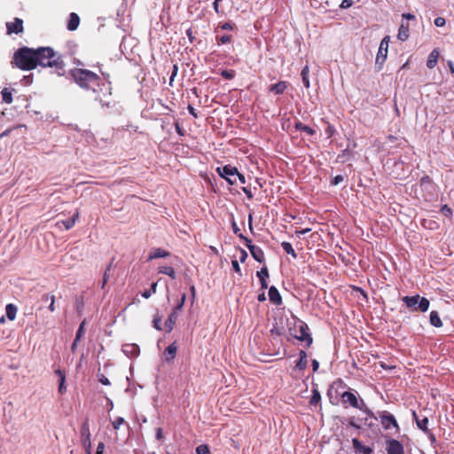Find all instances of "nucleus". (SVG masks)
I'll use <instances>...</instances> for the list:
<instances>
[{
	"label": "nucleus",
	"instance_id": "56",
	"mask_svg": "<svg viewBox=\"0 0 454 454\" xmlns=\"http://www.w3.org/2000/svg\"><path fill=\"white\" fill-rule=\"evenodd\" d=\"M231 226H232V231H233V232H234L236 235H238V236H239V234H242V233L240 232V229H239V227L238 226V224H237L234 221L232 222Z\"/></svg>",
	"mask_w": 454,
	"mask_h": 454
},
{
	"label": "nucleus",
	"instance_id": "15",
	"mask_svg": "<svg viewBox=\"0 0 454 454\" xmlns=\"http://www.w3.org/2000/svg\"><path fill=\"white\" fill-rule=\"evenodd\" d=\"M55 374L59 377V393L63 395L67 391L66 382V372L65 371L58 368L54 371Z\"/></svg>",
	"mask_w": 454,
	"mask_h": 454
},
{
	"label": "nucleus",
	"instance_id": "53",
	"mask_svg": "<svg viewBox=\"0 0 454 454\" xmlns=\"http://www.w3.org/2000/svg\"><path fill=\"white\" fill-rule=\"evenodd\" d=\"M186 35L188 36L189 41H190L191 43H192V42L195 40V36H194V35H193V31H192V27H190V28H188V29L186 30Z\"/></svg>",
	"mask_w": 454,
	"mask_h": 454
},
{
	"label": "nucleus",
	"instance_id": "29",
	"mask_svg": "<svg viewBox=\"0 0 454 454\" xmlns=\"http://www.w3.org/2000/svg\"><path fill=\"white\" fill-rule=\"evenodd\" d=\"M281 247H282L283 250H284L286 254H290L294 259L297 258V254H296V252L294 251V249L293 248V247H292V244H291V243H289V242H287V241H283V242L281 243Z\"/></svg>",
	"mask_w": 454,
	"mask_h": 454
},
{
	"label": "nucleus",
	"instance_id": "2",
	"mask_svg": "<svg viewBox=\"0 0 454 454\" xmlns=\"http://www.w3.org/2000/svg\"><path fill=\"white\" fill-rule=\"evenodd\" d=\"M37 67H51L55 71L64 69L62 56L51 47H39L35 49Z\"/></svg>",
	"mask_w": 454,
	"mask_h": 454
},
{
	"label": "nucleus",
	"instance_id": "50",
	"mask_svg": "<svg viewBox=\"0 0 454 454\" xmlns=\"http://www.w3.org/2000/svg\"><path fill=\"white\" fill-rule=\"evenodd\" d=\"M231 266L235 272L239 273V275L241 274V270L237 260H233L231 262Z\"/></svg>",
	"mask_w": 454,
	"mask_h": 454
},
{
	"label": "nucleus",
	"instance_id": "1",
	"mask_svg": "<svg viewBox=\"0 0 454 454\" xmlns=\"http://www.w3.org/2000/svg\"><path fill=\"white\" fill-rule=\"evenodd\" d=\"M12 67H17L23 71H31L37 67L35 49L23 46L19 48L13 53L11 61Z\"/></svg>",
	"mask_w": 454,
	"mask_h": 454
},
{
	"label": "nucleus",
	"instance_id": "49",
	"mask_svg": "<svg viewBox=\"0 0 454 454\" xmlns=\"http://www.w3.org/2000/svg\"><path fill=\"white\" fill-rule=\"evenodd\" d=\"M175 129H176V133H177L179 136H181V137L184 136V129L180 126V124H179V122H178V121H176V122H175Z\"/></svg>",
	"mask_w": 454,
	"mask_h": 454
},
{
	"label": "nucleus",
	"instance_id": "34",
	"mask_svg": "<svg viewBox=\"0 0 454 454\" xmlns=\"http://www.w3.org/2000/svg\"><path fill=\"white\" fill-rule=\"evenodd\" d=\"M321 401V395L319 393V391L317 389H314L312 391V396L309 400V403L311 405H317L320 403Z\"/></svg>",
	"mask_w": 454,
	"mask_h": 454
},
{
	"label": "nucleus",
	"instance_id": "43",
	"mask_svg": "<svg viewBox=\"0 0 454 454\" xmlns=\"http://www.w3.org/2000/svg\"><path fill=\"white\" fill-rule=\"evenodd\" d=\"M84 326H85V320H83L79 325V328H78V330L76 332V335H75L76 340H79L81 339V337L82 336V334L84 333Z\"/></svg>",
	"mask_w": 454,
	"mask_h": 454
},
{
	"label": "nucleus",
	"instance_id": "44",
	"mask_svg": "<svg viewBox=\"0 0 454 454\" xmlns=\"http://www.w3.org/2000/svg\"><path fill=\"white\" fill-rule=\"evenodd\" d=\"M441 212L447 217H450L452 215V210L448 205H443L441 208Z\"/></svg>",
	"mask_w": 454,
	"mask_h": 454
},
{
	"label": "nucleus",
	"instance_id": "5",
	"mask_svg": "<svg viewBox=\"0 0 454 454\" xmlns=\"http://www.w3.org/2000/svg\"><path fill=\"white\" fill-rule=\"evenodd\" d=\"M402 301L405 303L411 311L426 312L429 309V301L425 297H420L419 294L413 296H404Z\"/></svg>",
	"mask_w": 454,
	"mask_h": 454
},
{
	"label": "nucleus",
	"instance_id": "18",
	"mask_svg": "<svg viewBox=\"0 0 454 454\" xmlns=\"http://www.w3.org/2000/svg\"><path fill=\"white\" fill-rule=\"evenodd\" d=\"M287 82L280 81L278 83L272 84L270 86L269 90L277 95H281L287 89Z\"/></svg>",
	"mask_w": 454,
	"mask_h": 454
},
{
	"label": "nucleus",
	"instance_id": "36",
	"mask_svg": "<svg viewBox=\"0 0 454 454\" xmlns=\"http://www.w3.org/2000/svg\"><path fill=\"white\" fill-rule=\"evenodd\" d=\"M156 288H157V282L152 283L150 289L144 291L142 293V296L145 299L150 298L153 294L156 293Z\"/></svg>",
	"mask_w": 454,
	"mask_h": 454
},
{
	"label": "nucleus",
	"instance_id": "38",
	"mask_svg": "<svg viewBox=\"0 0 454 454\" xmlns=\"http://www.w3.org/2000/svg\"><path fill=\"white\" fill-rule=\"evenodd\" d=\"M185 300H186V294H183L182 296H181V299L180 301H178V303L176 304V306L173 309L174 311L176 312H179L182 310L184 305V302H185Z\"/></svg>",
	"mask_w": 454,
	"mask_h": 454
},
{
	"label": "nucleus",
	"instance_id": "4",
	"mask_svg": "<svg viewBox=\"0 0 454 454\" xmlns=\"http://www.w3.org/2000/svg\"><path fill=\"white\" fill-rule=\"evenodd\" d=\"M288 332L290 336L293 338L305 342L307 348H309L313 342V339L310 333H309L308 325L301 320H295L294 322V325L289 326Z\"/></svg>",
	"mask_w": 454,
	"mask_h": 454
},
{
	"label": "nucleus",
	"instance_id": "45",
	"mask_svg": "<svg viewBox=\"0 0 454 454\" xmlns=\"http://www.w3.org/2000/svg\"><path fill=\"white\" fill-rule=\"evenodd\" d=\"M218 43L225 44L229 43L231 41V36L229 35H223L220 37H217Z\"/></svg>",
	"mask_w": 454,
	"mask_h": 454
},
{
	"label": "nucleus",
	"instance_id": "27",
	"mask_svg": "<svg viewBox=\"0 0 454 454\" xmlns=\"http://www.w3.org/2000/svg\"><path fill=\"white\" fill-rule=\"evenodd\" d=\"M170 255V253L167 250L161 248H156L153 252L149 255V259H156V258H165Z\"/></svg>",
	"mask_w": 454,
	"mask_h": 454
},
{
	"label": "nucleus",
	"instance_id": "64",
	"mask_svg": "<svg viewBox=\"0 0 454 454\" xmlns=\"http://www.w3.org/2000/svg\"><path fill=\"white\" fill-rule=\"evenodd\" d=\"M360 451H362L364 454H371L372 450L370 447L364 446Z\"/></svg>",
	"mask_w": 454,
	"mask_h": 454
},
{
	"label": "nucleus",
	"instance_id": "60",
	"mask_svg": "<svg viewBox=\"0 0 454 454\" xmlns=\"http://www.w3.org/2000/svg\"><path fill=\"white\" fill-rule=\"evenodd\" d=\"M239 179V181L241 183V184H246V178H245V176L240 174L239 171H238V176H236V180Z\"/></svg>",
	"mask_w": 454,
	"mask_h": 454
},
{
	"label": "nucleus",
	"instance_id": "28",
	"mask_svg": "<svg viewBox=\"0 0 454 454\" xmlns=\"http://www.w3.org/2000/svg\"><path fill=\"white\" fill-rule=\"evenodd\" d=\"M430 324L434 327H441L442 325V322L437 311L434 310L430 312Z\"/></svg>",
	"mask_w": 454,
	"mask_h": 454
},
{
	"label": "nucleus",
	"instance_id": "39",
	"mask_svg": "<svg viewBox=\"0 0 454 454\" xmlns=\"http://www.w3.org/2000/svg\"><path fill=\"white\" fill-rule=\"evenodd\" d=\"M221 75L224 78V79H227V80H231L234 78L235 76V71L234 70H227V69H224V70H222L221 72Z\"/></svg>",
	"mask_w": 454,
	"mask_h": 454
},
{
	"label": "nucleus",
	"instance_id": "63",
	"mask_svg": "<svg viewBox=\"0 0 454 454\" xmlns=\"http://www.w3.org/2000/svg\"><path fill=\"white\" fill-rule=\"evenodd\" d=\"M156 437L159 440L163 438V433H162V429L160 427H158L156 430Z\"/></svg>",
	"mask_w": 454,
	"mask_h": 454
},
{
	"label": "nucleus",
	"instance_id": "51",
	"mask_svg": "<svg viewBox=\"0 0 454 454\" xmlns=\"http://www.w3.org/2000/svg\"><path fill=\"white\" fill-rule=\"evenodd\" d=\"M353 4L352 0H343L340 5L341 9H347L349 8Z\"/></svg>",
	"mask_w": 454,
	"mask_h": 454
},
{
	"label": "nucleus",
	"instance_id": "13",
	"mask_svg": "<svg viewBox=\"0 0 454 454\" xmlns=\"http://www.w3.org/2000/svg\"><path fill=\"white\" fill-rule=\"evenodd\" d=\"M7 34H20L23 31V20L15 18L12 22L6 23Z\"/></svg>",
	"mask_w": 454,
	"mask_h": 454
},
{
	"label": "nucleus",
	"instance_id": "58",
	"mask_svg": "<svg viewBox=\"0 0 454 454\" xmlns=\"http://www.w3.org/2000/svg\"><path fill=\"white\" fill-rule=\"evenodd\" d=\"M242 191L244 192V193L246 194V196L247 197V199H252L253 198V193L251 192L250 189L247 188V187H243L242 188Z\"/></svg>",
	"mask_w": 454,
	"mask_h": 454
},
{
	"label": "nucleus",
	"instance_id": "16",
	"mask_svg": "<svg viewBox=\"0 0 454 454\" xmlns=\"http://www.w3.org/2000/svg\"><path fill=\"white\" fill-rule=\"evenodd\" d=\"M256 276L259 278L261 289H267L268 282L266 281V278H269V270L267 267H262L259 271H257Z\"/></svg>",
	"mask_w": 454,
	"mask_h": 454
},
{
	"label": "nucleus",
	"instance_id": "22",
	"mask_svg": "<svg viewBox=\"0 0 454 454\" xmlns=\"http://www.w3.org/2000/svg\"><path fill=\"white\" fill-rule=\"evenodd\" d=\"M178 313L172 310V312L169 314L168 319L165 322V327L167 329L168 333H170L177 321Z\"/></svg>",
	"mask_w": 454,
	"mask_h": 454
},
{
	"label": "nucleus",
	"instance_id": "23",
	"mask_svg": "<svg viewBox=\"0 0 454 454\" xmlns=\"http://www.w3.org/2000/svg\"><path fill=\"white\" fill-rule=\"evenodd\" d=\"M438 58H439V51L437 49H434L428 56V59L427 61V67L430 69L434 68L437 64Z\"/></svg>",
	"mask_w": 454,
	"mask_h": 454
},
{
	"label": "nucleus",
	"instance_id": "8",
	"mask_svg": "<svg viewBox=\"0 0 454 454\" xmlns=\"http://www.w3.org/2000/svg\"><path fill=\"white\" fill-rule=\"evenodd\" d=\"M239 238L245 241V245L249 249L251 255L255 261H257L258 262H264V253L261 247L253 245L251 239L245 237L243 234H239Z\"/></svg>",
	"mask_w": 454,
	"mask_h": 454
},
{
	"label": "nucleus",
	"instance_id": "3",
	"mask_svg": "<svg viewBox=\"0 0 454 454\" xmlns=\"http://www.w3.org/2000/svg\"><path fill=\"white\" fill-rule=\"evenodd\" d=\"M74 81L82 89L90 90L92 85H98L99 76L88 69L74 68L70 70Z\"/></svg>",
	"mask_w": 454,
	"mask_h": 454
},
{
	"label": "nucleus",
	"instance_id": "31",
	"mask_svg": "<svg viewBox=\"0 0 454 454\" xmlns=\"http://www.w3.org/2000/svg\"><path fill=\"white\" fill-rule=\"evenodd\" d=\"M2 98H3V101L6 104H12V101H13V98H12V91L7 89V88H4L2 92Z\"/></svg>",
	"mask_w": 454,
	"mask_h": 454
},
{
	"label": "nucleus",
	"instance_id": "35",
	"mask_svg": "<svg viewBox=\"0 0 454 454\" xmlns=\"http://www.w3.org/2000/svg\"><path fill=\"white\" fill-rule=\"evenodd\" d=\"M6 315H7V317L10 319V320H13L15 318V316H16V307L13 305V304H8L6 306Z\"/></svg>",
	"mask_w": 454,
	"mask_h": 454
},
{
	"label": "nucleus",
	"instance_id": "32",
	"mask_svg": "<svg viewBox=\"0 0 454 454\" xmlns=\"http://www.w3.org/2000/svg\"><path fill=\"white\" fill-rule=\"evenodd\" d=\"M43 301H47L48 300H51V303L48 307L49 310L51 312H54L56 310L55 308V296L53 294H45L43 295Z\"/></svg>",
	"mask_w": 454,
	"mask_h": 454
},
{
	"label": "nucleus",
	"instance_id": "30",
	"mask_svg": "<svg viewBox=\"0 0 454 454\" xmlns=\"http://www.w3.org/2000/svg\"><path fill=\"white\" fill-rule=\"evenodd\" d=\"M159 273H162L168 275L172 279L176 278V271L173 267L170 266H163L159 268Z\"/></svg>",
	"mask_w": 454,
	"mask_h": 454
},
{
	"label": "nucleus",
	"instance_id": "37",
	"mask_svg": "<svg viewBox=\"0 0 454 454\" xmlns=\"http://www.w3.org/2000/svg\"><path fill=\"white\" fill-rule=\"evenodd\" d=\"M112 265H113V261L109 263V265L106 267V270L104 272L103 280H102V286H101L102 288L105 287L106 284L108 281L109 274H110V271H111V269H112Z\"/></svg>",
	"mask_w": 454,
	"mask_h": 454
},
{
	"label": "nucleus",
	"instance_id": "61",
	"mask_svg": "<svg viewBox=\"0 0 454 454\" xmlns=\"http://www.w3.org/2000/svg\"><path fill=\"white\" fill-rule=\"evenodd\" d=\"M311 230L309 228H306V229H303V230H301V231H296L295 234L299 237L300 235L306 234V233L309 232Z\"/></svg>",
	"mask_w": 454,
	"mask_h": 454
},
{
	"label": "nucleus",
	"instance_id": "57",
	"mask_svg": "<svg viewBox=\"0 0 454 454\" xmlns=\"http://www.w3.org/2000/svg\"><path fill=\"white\" fill-rule=\"evenodd\" d=\"M239 250H240L239 260L241 262H244L246 261V259L247 258V253L242 248H240Z\"/></svg>",
	"mask_w": 454,
	"mask_h": 454
},
{
	"label": "nucleus",
	"instance_id": "40",
	"mask_svg": "<svg viewBox=\"0 0 454 454\" xmlns=\"http://www.w3.org/2000/svg\"><path fill=\"white\" fill-rule=\"evenodd\" d=\"M153 327L158 330L161 331V317L159 315H155L153 320Z\"/></svg>",
	"mask_w": 454,
	"mask_h": 454
},
{
	"label": "nucleus",
	"instance_id": "46",
	"mask_svg": "<svg viewBox=\"0 0 454 454\" xmlns=\"http://www.w3.org/2000/svg\"><path fill=\"white\" fill-rule=\"evenodd\" d=\"M335 133V128L332 124H328L327 128L325 129V134L330 138L332 137Z\"/></svg>",
	"mask_w": 454,
	"mask_h": 454
},
{
	"label": "nucleus",
	"instance_id": "54",
	"mask_svg": "<svg viewBox=\"0 0 454 454\" xmlns=\"http://www.w3.org/2000/svg\"><path fill=\"white\" fill-rule=\"evenodd\" d=\"M99 380V382H100V383H102L103 385H106V386L110 385V381H109V380H108V379H107L104 374L100 375V377H99V380Z\"/></svg>",
	"mask_w": 454,
	"mask_h": 454
},
{
	"label": "nucleus",
	"instance_id": "9",
	"mask_svg": "<svg viewBox=\"0 0 454 454\" xmlns=\"http://www.w3.org/2000/svg\"><path fill=\"white\" fill-rule=\"evenodd\" d=\"M379 417L380 419V423H381L382 427H384V429L387 430L392 426L393 427L395 428L396 432L400 431V427H399L395 418L392 414L384 411L379 412Z\"/></svg>",
	"mask_w": 454,
	"mask_h": 454
},
{
	"label": "nucleus",
	"instance_id": "14",
	"mask_svg": "<svg viewBox=\"0 0 454 454\" xmlns=\"http://www.w3.org/2000/svg\"><path fill=\"white\" fill-rule=\"evenodd\" d=\"M268 294H269V300L270 301L271 303H273L276 306H279L282 304V297L276 286H271L269 288Z\"/></svg>",
	"mask_w": 454,
	"mask_h": 454
},
{
	"label": "nucleus",
	"instance_id": "11",
	"mask_svg": "<svg viewBox=\"0 0 454 454\" xmlns=\"http://www.w3.org/2000/svg\"><path fill=\"white\" fill-rule=\"evenodd\" d=\"M388 39L389 37L388 36H386L383 38V40L381 41L380 44V47H379V51H378V53H377V56H376V65H379L380 66V69H381L384 62L386 61L387 59V48H388Z\"/></svg>",
	"mask_w": 454,
	"mask_h": 454
},
{
	"label": "nucleus",
	"instance_id": "62",
	"mask_svg": "<svg viewBox=\"0 0 454 454\" xmlns=\"http://www.w3.org/2000/svg\"><path fill=\"white\" fill-rule=\"evenodd\" d=\"M312 368L314 372H317L319 368V363L317 360L314 359L312 360Z\"/></svg>",
	"mask_w": 454,
	"mask_h": 454
},
{
	"label": "nucleus",
	"instance_id": "19",
	"mask_svg": "<svg viewBox=\"0 0 454 454\" xmlns=\"http://www.w3.org/2000/svg\"><path fill=\"white\" fill-rule=\"evenodd\" d=\"M176 352H177L176 344V342H173L170 345H168L164 351L165 360L167 362L172 361L175 358Z\"/></svg>",
	"mask_w": 454,
	"mask_h": 454
},
{
	"label": "nucleus",
	"instance_id": "48",
	"mask_svg": "<svg viewBox=\"0 0 454 454\" xmlns=\"http://www.w3.org/2000/svg\"><path fill=\"white\" fill-rule=\"evenodd\" d=\"M446 23V20L442 17H437L434 19V25L436 27H443Z\"/></svg>",
	"mask_w": 454,
	"mask_h": 454
},
{
	"label": "nucleus",
	"instance_id": "6",
	"mask_svg": "<svg viewBox=\"0 0 454 454\" xmlns=\"http://www.w3.org/2000/svg\"><path fill=\"white\" fill-rule=\"evenodd\" d=\"M341 399L344 403H348L353 408L359 409L370 417H373V412L367 407L363 399L359 401L354 393L345 391L341 394Z\"/></svg>",
	"mask_w": 454,
	"mask_h": 454
},
{
	"label": "nucleus",
	"instance_id": "7",
	"mask_svg": "<svg viewBox=\"0 0 454 454\" xmlns=\"http://www.w3.org/2000/svg\"><path fill=\"white\" fill-rule=\"evenodd\" d=\"M216 171L219 176L224 178L230 184H236V176H238V168L236 167L225 165L223 167H218Z\"/></svg>",
	"mask_w": 454,
	"mask_h": 454
},
{
	"label": "nucleus",
	"instance_id": "52",
	"mask_svg": "<svg viewBox=\"0 0 454 454\" xmlns=\"http://www.w3.org/2000/svg\"><path fill=\"white\" fill-rule=\"evenodd\" d=\"M343 176L341 175H338L336 176H334V178L333 179V181L331 182L333 185H337L339 184H340L342 181H343Z\"/></svg>",
	"mask_w": 454,
	"mask_h": 454
},
{
	"label": "nucleus",
	"instance_id": "10",
	"mask_svg": "<svg viewBox=\"0 0 454 454\" xmlns=\"http://www.w3.org/2000/svg\"><path fill=\"white\" fill-rule=\"evenodd\" d=\"M81 438L82 443L86 452L90 454L91 448V441H90V425L89 420L86 419L81 426Z\"/></svg>",
	"mask_w": 454,
	"mask_h": 454
},
{
	"label": "nucleus",
	"instance_id": "33",
	"mask_svg": "<svg viewBox=\"0 0 454 454\" xmlns=\"http://www.w3.org/2000/svg\"><path fill=\"white\" fill-rule=\"evenodd\" d=\"M309 67L306 66L302 68L301 70V78H302V82H303V85L306 87V88H309Z\"/></svg>",
	"mask_w": 454,
	"mask_h": 454
},
{
	"label": "nucleus",
	"instance_id": "59",
	"mask_svg": "<svg viewBox=\"0 0 454 454\" xmlns=\"http://www.w3.org/2000/svg\"><path fill=\"white\" fill-rule=\"evenodd\" d=\"M221 28L223 30H231L233 28L231 23L225 22L223 25H221Z\"/></svg>",
	"mask_w": 454,
	"mask_h": 454
},
{
	"label": "nucleus",
	"instance_id": "42",
	"mask_svg": "<svg viewBox=\"0 0 454 454\" xmlns=\"http://www.w3.org/2000/svg\"><path fill=\"white\" fill-rule=\"evenodd\" d=\"M125 422L124 419L121 418V417H117L113 422H112V425H113V427L115 429V430H118L120 428V427Z\"/></svg>",
	"mask_w": 454,
	"mask_h": 454
},
{
	"label": "nucleus",
	"instance_id": "47",
	"mask_svg": "<svg viewBox=\"0 0 454 454\" xmlns=\"http://www.w3.org/2000/svg\"><path fill=\"white\" fill-rule=\"evenodd\" d=\"M353 447L356 450H361L362 448H364V445L361 443V442L357 438H354L352 440Z\"/></svg>",
	"mask_w": 454,
	"mask_h": 454
},
{
	"label": "nucleus",
	"instance_id": "12",
	"mask_svg": "<svg viewBox=\"0 0 454 454\" xmlns=\"http://www.w3.org/2000/svg\"><path fill=\"white\" fill-rule=\"evenodd\" d=\"M386 450L387 454H405L403 445L395 439L386 441Z\"/></svg>",
	"mask_w": 454,
	"mask_h": 454
},
{
	"label": "nucleus",
	"instance_id": "41",
	"mask_svg": "<svg viewBox=\"0 0 454 454\" xmlns=\"http://www.w3.org/2000/svg\"><path fill=\"white\" fill-rule=\"evenodd\" d=\"M197 454H209V448L206 444H200L196 448Z\"/></svg>",
	"mask_w": 454,
	"mask_h": 454
},
{
	"label": "nucleus",
	"instance_id": "24",
	"mask_svg": "<svg viewBox=\"0 0 454 454\" xmlns=\"http://www.w3.org/2000/svg\"><path fill=\"white\" fill-rule=\"evenodd\" d=\"M307 353L304 350H301L299 352V360L296 362L295 367L296 369L302 371L307 367Z\"/></svg>",
	"mask_w": 454,
	"mask_h": 454
},
{
	"label": "nucleus",
	"instance_id": "21",
	"mask_svg": "<svg viewBox=\"0 0 454 454\" xmlns=\"http://www.w3.org/2000/svg\"><path fill=\"white\" fill-rule=\"evenodd\" d=\"M80 24V18L75 12H71L67 22V29L69 31H74L77 29Z\"/></svg>",
	"mask_w": 454,
	"mask_h": 454
},
{
	"label": "nucleus",
	"instance_id": "26",
	"mask_svg": "<svg viewBox=\"0 0 454 454\" xmlns=\"http://www.w3.org/2000/svg\"><path fill=\"white\" fill-rule=\"evenodd\" d=\"M294 128L297 129V130H300V131H303L305 132L306 134H308L309 136H313L315 134V130L310 128L309 126L308 125H305L303 124L301 121H298L295 122L294 124Z\"/></svg>",
	"mask_w": 454,
	"mask_h": 454
},
{
	"label": "nucleus",
	"instance_id": "17",
	"mask_svg": "<svg viewBox=\"0 0 454 454\" xmlns=\"http://www.w3.org/2000/svg\"><path fill=\"white\" fill-rule=\"evenodd\" d=\"M410 25L408 22H402L398 29L397 38L403 42L409 38Z\"/></svg>",
	"mask_w": 454,
	"mask_h": 454
},
{
	"label": "nucleus",
	"instance_id": "20",
	"mask_svg": "<svg viewBox=\"0 0 454 454\" xmlns=\"http://www.w3.org/2000/svg\"><path fill=\"white\" fill-rule=\"evenodd\" d=\"M412 415L416 421L417 427L423 432L428 433V419L427 417H423L422 419H420L415 411L412 412Z\"/></svg>",
	"mask_w": 454,
	"mask_h": 454
},
{
	"label": "nucleus",
	"instance_id": "25",
	"mask_svg": "<svg viewBox=\"0 0 454 454\" xmlns=\"http://www.w3.org/2000/svg\"><path fill=\"white\" fill-rule=\"evenodd\" d=\"M77 218H78V213H76L73 217H71L67 220L57 222L56 225L59 226V227L61 225H63L66 230H70L75 224Z\"/></svg>",
	"mask_w": 454,
	"mask_h": 454
},
{
	"label": "nucleus",
	"instance_id": "55",
	"mask_svg": "<svg viewBox=\"0 0 454 454\" xmlns=\"http://www.w3.org/2000/svg\"><path fill=\"white\" fill-rule=\"evenodd\" d=\"M187 109H188V112L190 113V114H192L194 118H198V114L196 112V109L192 105H189Z\"/></svg>",
	"mask_w": 454,
	"mask_h": 454
}]
</instances>
